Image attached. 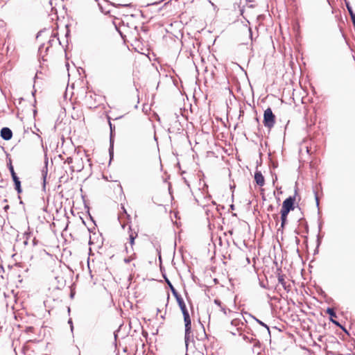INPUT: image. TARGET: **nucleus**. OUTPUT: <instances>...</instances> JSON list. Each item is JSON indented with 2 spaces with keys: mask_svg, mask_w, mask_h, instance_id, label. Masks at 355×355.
<instances>
[{
  "mask_svg": "<svg viewBox=\"0 0 355 355\" xmlns=\"http://www.w3.org/2000/svg\"><path fill=\"white\" fill-rule=\"evenodd\" d=\"M177 300V302L182 311V313L183 314V316H184V325H185V336H184V338H185V343H186V345H187L188 344V341L191 337V318H190V315H189V311L186 307V304L183 300V299L182 298V297L180 296V297H178L176 299Z\"/></svg>",
  "mask_w": 355,
  "mask_h": 355,
  "instance_id": "nucleus-1",
  "label": "nucleus"
},
{
  "mask_svg": "<svg viewBox=\"0 0 355 355\" xmlns=\"http://www.w3.org/2000/svg\"><path fill=\"white\" fill-rule=\"evenodd\" d=\"M275 116L270 108H267L263 114V124L266 127L271 128L274 126Z\"/></svg>",
  "mask_w": 355,
  "mask_h": 355,
  "instance_id": "nucleus-2",
  "label": "nucleus"
},
{
  "mask_svg": "<svg viewBox=\"0 0 355 355\" xmlns=\"http://www.w3.org/2000/svg\"><path fill=\"white\" fill-rule=\"evenodd\" d=\"M296 194L297 190L295 191L294 196H290L283 202L281 212L288 214L290 211L294 209V202L295 200Z\"/></svg>",
  "mask_w": 355,
  "mask_h": 355,
  "instance_id": "nucleus-3",
  "label": "nucleus"
},
{
  "mask_svg": "<svg viewBox=\"0 0 355 355\" xmlns=\"http://www.w3.org/2000/svg\"><path fill=\"white\" fill-rule=\"evenodd\" d=\"M130 230H131V227H129ZM137 233L136 232H132L131 231H130L129 232V243L130 245V248H128V247H125V251L127 253H129V252H132V251L134 252V249H133V245L135 244V239L137 238Z\"/></svg>",
  "mask_w": 355,
  "mask_h": 355,
  "instance_id": "nucleus-4",
  "label": "nucleus"
},
{
  "mask_svg": "<svg viewBox=\"0 0 355 355\" xmlns=\"http://www.w3.org/2000/svg\"><path fill=\"white\" fill-rule=\"evenodd\" d=\"M1 136L4 140H10L12 137V132L8 128H3L1 130Z\"/></svg>",
  "mask_w": 355,
  "mask_h": 355,
  "instance_id": "nucleus-5",
  "label": "nucleus"
},
{
  "mask_svg": "<svg viewBox=\"0 0 355 355\" xmlns=\"http://www.w3.org/2000/svg\"><path fill=\"white\" fill-rule=\"evenodd\" d=\"M254 180H255L256 183L259 186H260V187L263 186L264 184H265L264 177L263 176V175L261 173V171H256L255 172V173H254Z\"/></svg>",
  "mask_w": 355,
  "mask_h": 355,
  "instance_id": "nucleus-6",
  "label": "nucleus"
},
{
  "mask_svg": "<svg viewBox=\"0 0 355 355\" xmlns=\"http://www.w3.org/2000/svg\"><path fill=\"white\" fill-rule=\"evenodd\" d=\"M12 178L15 183V189L17 190V193H21L22 191H21V182L19 181V178L17 175H15V176H12Z\"/></svg>",
  "mask_w": 355,
  "mask_h": 355,
  "instance_id": "nucleus-7",
  "label": "nucleus"
},
{
  "mask_svg": "<svg viewBox=\"0 0 355 355\" xmlns=\"http://www.w3.org/2000/svg\"><path fill=\"white\" fill-rule=\"evenodd\" d=\"M327 313H328V314L330 315L331 321L333 323H334L335 324H336V325H338V326H340V324H339L337 321H336V320H334L333 319L334 318H336V313H335V311H334V309H331V308H328V309H327Z\"/></svg>",
  "mask_w": 355,
  "mask_h": 355,
  "instance_id": "nucleus-8",
  "label": "nucleus"
},
{
  "mask_svg": "<svg viewBox=\"0 0 355 355\" xmlns=\"http://www.w3.org/2000/svg\"><path fill=\"white\" fill-rule=\"evenodd\" d=\"M165 278V280H166V282L167 283V284L168 285L173 295H174V297H175V299H177L178 297H180V295L178 294V293L177 292V291L175 290V288L173 287V286L172 285V284L171 283V282L168 280V278H166V277H164Z\"/></svg>",
  "mask_w": 355,
  "mask_h": 355,
  "instance_id": "nucleus-9",
  "label": "nucleus"
},
{
  "mask_svg": "<svg viewBox=\"0 0 355 355\" xmlns=\"http://www.w3.org/2000/svg\"><path fill=\"white\" fill-rule=\"evenodd\" d=\"M80 162H81V161L80 162H74L75 164H77L72 165L71 166V170L73 171H80L83 168V165Z\"/></svg>",
  "mask_w": 355,
  "mask_h": 355,
  "instance_id": "nucleus-10",
  "label": "nucleus"
},
{
  "mask_svg": "<svg viewBox=\"0 0 355 355\" xmlns=\"http://www.w3.org/2000/svg\"><path fill=\"white\" fill-rule=\"evenodd\" d=\"M127 254H129V256L124 259V262L126 263H130L136 258V254L133 251L132 252H129Z\"/></svg>",
  "mask_w": 355,
  "mask_h": 355,
  "instance_id": "nucleus-11",
  "label": "nucleus"
},
{
  "mask_svg": "<svg viewBox=\"0 0 355 355\" xmlns=\"http://www.w3.org/2000/svg\"><path fill=\"white\" fill-rule=\"evenodd\" d=\"M240 324H243V322L239 318H234L231 321V325L237 327V329H239Z\"/></svg>",
  "mask_w": 355,
  "mask_h": 355,
  "instance_id": "nucleus-12",
  "label": "nucleus"
},
{
  "mask_svg": "<svg viewBox=\"0 0 355 355\" xmlns=\"http://www.w3.org/2000/svg\"><path fill=\"white\" fill-rule=\"evenodd\" d=\"M287 216H288L287 213L281 212V220H282V227L284 226V225L286 223Z\"/></svg>",
  "mask_w": 355,
  "mask_h": 355,
  "instance_id": "nucleus-13",
  "label": "nucleus"
},
{
  "mask_svg": "<svg viewBox=\"0 0 355 355\" xmlns=\"http://www.w3.org/2000/svg\"><path fill=\"white\" fill-rule=\"evenodd\" d=\"M278 282L279 284H282V286L284 287V288L285 290L287 289V287H286V282L284 280V277L283 275H279L278 277Z\"/></svg>",
  "mask_w": 355,
  "mask_h": 355,
  "instance_id": "nucleus-14",
  "label": "nucleus"
},
{
  "mask_svg": "<svg viewBox=\"0 0 355 355\" xmlns=\"http://www.w3.org/2000/svg\"><path fill=\"white\" fill-rule=\"evenodd\" d=\"M68 164H73L74 162H80V159L78 157H68L66 161Z\"/></svg>",
  "mask_w": 355,
  "mask_h": 355,
  "instance_id": "nucleus-15",
  "label": "nucleus"
},
{
  "mask_svg": "<svg viewBox=\"0 0 355 355\" xmlns=\"http://www.w3.org/2000/svg\"><path fill=\"white\" fill-rule=\"evenodd\" d=\"M347 8L350 15L351 19L354 18L355 14L354 13L352 8L348 4H347Z\"/></svg>",
  "mask_w": 355,
  "mask_h": 355,
  "instance_id": "nucleus-16",
  "label": "nucleus"
},
{
  "mask_svg": "<svg viewBox=\"0 0 355 355\" xmlns=\"http://www.w3.org/2000/svg\"><path fill=\"white\" fill-rule=\"evenodd\" d=\"M259 324H261V326L264 327L265 328L267 329V330L269 331V327L265 324L263 323L262 321L257 319L256 318L254 317H252Z\"/></svg>",
  "mask_w": 355,
  "mask_h": 355,
  "instance_id": "nucleus-17",
  "label": "nucleus"
},
{
  "mask_svg": "<svg viewBox=\"0 0 355 355\" xmlns=\"http://www.w3.org/2000/svg\"><path fill=\"white\" fill-rule=\"evenodd\" d=\"M9 171H10V173H11V176H12H12H15V175H16V173H15V171H14V168H13V166H12V164H11V163H10V165H9Z\"/></svg>",
  "mask_w": 355,
  "mask_h": 355,
  "instance_id": "nucleus-18",
  "label": "nucleus"
},
{
  "mask_svg": "<svg viewBox=\"0 0 355 355\" xmlns=\"http://www.w3.org/2000/svg\"><path fill=\"white\" fill-rule=\"evenodd\" d=\"M220 310H221V311H223V313H224L225 315H227V312H229V313H230V312H231V311H230V309H227L225 307L222 306H220Z\"/></svg>",
  "mask_w": 355,
  "mask_h": 355,
  "instance_id": "nucleus-19",
  "label": "nucleus"
},
{
  "mask_svg": "<svg viewBox=\"0 0 355 355\" xmlns=\"http://www.w3.org/2000/svg\"><path fill=\"white\" fill-rule=\"evenodd\" d=\"M46 175H47V169L46 168V170L42 171V176H43L44 182H45Z\"/></svg>",
  "mask_w": 355,
  "mask_h": 355,
  "instance_id": "nucleus-20",
  "label": "nucleus"
},
{
  "mask_svg": "<svg viewBox=\"0 0 355 355\" xmlns=\"http://www.w3.org/2000/svg\"><path fill=\"white\" fill-rule=\"evenodd\" d=\"M214 303H215L216 304H217L218 306H219L220 307L221 306V302H220V300H214Z\"/></svg>",
  "mask_w": 355,
  "mask_h": 355,
  "instance_id": "nucleus-21",
  "label": "nucleus"
},
{
  "mask_svg": "<svg viewBox=\"0 0 355 355\" xmlns=\"http://www.w3.org/2000/svg\"><path fill=\"white\" fill-rule=\"evenodd\" d=\"M33 329V328L32 327H29L27 328V331H32Z\"/></svg>",
  "mask_w": 355,
  "mask_h": 355,
  "instance_id": "nucleus-22",
  "label": "nucleus"
},
{
  "mask_svg": "<svg viewBox=\"0 0 355 355\" xmlns=\"http://www.w3.org/2000/svg\"><path fill=\"white\" fill-rule=\"evenodd\" d=\"M254 353H257V355H260L261 354V352L260 351H254Z\"/></svg>",
  "mask_w": 355,
  "mask_h": 355,
  "instance_id": "nucleus-23",
  "label": "nucleus"
},
{
  "mask_svg": "<svg viewBox=\"0 0 355 355\" xmlns=\"http://www.w3.org/2000/svg\"><path fill=\"white\" fill-rule=\"evenodd\" d=\"M315 199H316V203H317V205L318 206V205H319V202H318V197H317V196L315 197Z\"/></svg>",
  "mask_w": 355,
  "mask_h": 355,
  "instance_id": "nucleus-24",
  "label": "nucleus"
},
{
  "mask_svg": "<svg viewBox=\"0 0 355 355\" xmlns=\"http://www.w3.org/2000/svg\"><path fill=\"white\" fill-rule=\"evenodd\" d=\"M259 343H257L256 345H254V347H259Z\"/></svg>",
  "mask_w": 355,
  "mask_h": 355,
  "instance_id": "nucleus-25",
  "label": "nucleus"
},
{
  "mask_svg": "<svg viewBox=\"0 0 355 355\" xmlns=\"http://www.w3.org/2000/svg\"><path fill=\"white\" fill-rule=\"evenodd\" d=\"M122 209H123V212H124L125 214H126V211H125V209H124V207H122Z\"/></svg>",
  "mask_w": 355,
  "mask_h": 355,
  "instance_id": "nucleus-26",
  "label": "nucleus"
}]
</instances>
